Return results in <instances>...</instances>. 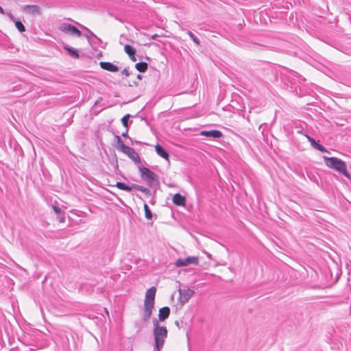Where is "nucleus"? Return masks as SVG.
I'll return each mask as SVG.
<instances>
[{
  "instance_id": "obj_8",
  "label": "nucleus",
  "mask_w": 351,
  "mask_h": 351,
  "mask_svg": "<svg viewBox=\"0 0 351 351\" xmlns=\"http://www.w3.org/2000/svg\"><path fill=\"white\" fill-rule=\"evenodd\" d=\"M194 291L190 289L180 290L179 301L181 305L187 303L193 295Z\"/></svg>"
},
{
  "instance_id": "obj_4",
  "label": "nucleus",
  "mask_w": 351,
  "mask_h": 351,
  "mask_svg": "<svg viewBox=\"0 0 351 351\" xmlns=\"http://www.w3.org/2000/svg\"><path fill=\"white\" fill-rule=\"evenodd\" d=\"M59 29L65 34H69L76 37H80L82 36V32L71 24L62 23L59 27Z\"/></svg>"
},
{
  "instance_id": "obj_17",
  "label": "nucleus",
  "mask_w": 351,
  "mask_h": 351,
  "mask_svg": "<svg viewBox=\"0 0 351 351\" xmlns=\"http://www.w3.org/2000/svg\"><path fill=\"white\" fill-rule=\"evenodd\" d=\"M51 208L56 212V213L60 215V217H58L59 221L60 223H64L65 217H64L63 213H62L61 209L60 208H58V206H56V205H52Z\"/></svg>"
},
{
  "instance_id": "obj_18",
  "label": "nucleus",
  "mask_w": 351,
  "mask_h": 351,
  "mask_svg": "<svg viewBox=\"0 0 351 351\" xmlns=\"http://www.w3.org/2000/svg\"><path fill=\"white\" fill-rule=\"evenodd\" d=\"M147 64L144 62H138L135 64V68L136 69V70L142 73L145 72L147 71Z\"/></svg>"
},
{
  "instance_id": "obj_21",
  "label": "nucleus",
  "mask_w": 351,
  "mask_h": 351,
  "mask_svg": "<svg viewBox=\"0 0 351 351\" xmlns=\"http://www.w3.org/2000/svg\"><path fill=\"white\" fill-rule=\"evenodd\" d=\"M144 210H145V216L147 219H152V213L151 210L149 209L147 204H145L143 206Z\"/></svg>"
},
{
  "instance_id": "obj_16",
  "label": "nucleus",
  "mask_w": 351,
  "mask_h": 351,
  "mask_svg": "<svg viewBox=\"0 0 351 351\" xmlns=\"http://www.w3.org/2000/svg\"><path fill=\"white\" fill-rule=\"evenodd\" d=\"M307 138H308V141L311 143V145L314 148H315L317 150L322 152H326L325 148L322 145L318 144L313 138L309 137V136H307Z\"/></svg>"
},
{
  "instance_id": "obj_19",
  "label": "nucleus",
  "mask_w": 351,
  "mask_h": 351,
  "mask_svg": "<svg viewBox=\"0 0 351 351\" xmlns=\"http://www.w3.org/2000/svg\"><path fill=\"white\" fill-rule=\"evenodd\" d=\"M64 48L69 52L71 56L77 59L79 58L78 52L76 49H72L68 46H64Z\"/></svg>"
},
{
  "instance_id": "obj_12",
  "label": "nucleus",
  "mask_w": 351,
  "mask_h": 351,
  "mask_svg": "<svg viewBox=\"0 0 351 351\" xmlns=\"http://www.w3.org/2000/svg\"><path fill=\"white\" fill-rule=\"evenodd\" d=\"M170 314V308L168 306H165L159 310L158 319L160 322H164Z\"/></svg>"
},
{
  "instance_id": "obj_9",
  "label": "nucleus",
  "mask_w": 351,
  "mask_h": 351,
  "mask_svg": "<svg viewBox=\"0 0 351 351\" xmlns=\"http://www.w3.org/2000/svg\"><path fill=\"white\" fill-rule=\"evenodd\" d=\"M99 66L101 69L110 72H117L119 71V67L109 62H100Z\"/></svg>"
},
{
  "instance_id": "obj_26",
  "label": "nucleus",
  "mask_w": 351,
  "mask_h": 351,
  "mask_svg": "<svg viewBox=\"0 0 351 351\" xmlns=\"http://www.w3.org/2000/svg\"><path fill=\"white\" fill-rule=\"evenodd\" d=\"M136 189L141 191V192H145L146 191V189L143 187V186H136Z\"/></svg>"
},
{
  "instance_id": "obj_15",
  "label": "nucleus",
  "mask_w": 351,
  "mask_h": 351,
  "mask_svg": "<svg viewBox=\"0 0 351 351\" xmlns=\"http://www.w3.org/2000/svg\"><path fill=\"white\" fill-rule=\"evenodd\" d=\"M155 150L156 153L162 158L169 160V155L159 144L155 145Z\"/></svg>"
},
{
  "instance_id": "obj_10",
  "label": "nucleus",
  "mask_w": 351,
  "mask_h": 351,
  "mask_svg": "<svg viewBox=\"0 0 351 351\" xmlns=\"http://www.w3.org/2000/svg\"><path fill=\"white\" fill-rule=\"evenodd\" d=\"M124 51L132 62H136L137 59L135 56L136 49L130 45H125L124 46Z\"/></svg>"
},
{
  "instance_id": "obj_7",
  "label": "nucleus",
  "mask_w": 351,
  "mask_h": 351,
  "mask_svg": "<svg viewBox=\"0 0 351 351\" xmlns=\"http://www.w3.org/2000/svg\"><path fill=\"white\" fill-rule=\"evenodd\" d=\"M140 172L142 178L149 184H152V183L156 180V175L146 167L140 168Z\"/></svg>"
},
{
  "instance_id": "obj_6",
  "label": "nucleus",
  "mask_w": 351,
  "mask_h": 351,
  "mask_svg": "<svg viewBox=\"0 0 351 351\" xmlns=\"http://www.w3.org/2000/svg\"><path fill=\"white\" fill-rule=\"evenodd\" d=\"M191 264L197 265L199 264V258L197 256H189L185 258H179L175 263L176 266L178 267H185Z\"/></svg>"
},
{
  "instance_id": "obj_22",
  "label": "nucleus",
  "mask_w": 351,
  "mask_h": 351,
  "mask_svg": "<svg viewBox=\"0 0 351 351\" xmlns=\"http://www.w3.org/2000/svg\"><path fill=\"white\" fill-rule=\"evenodd\" d=\"M16 27L21 32H24L25 31V27L21 21H16L15 23Z\"/></svg>"
},
{
  "instance_id": "obj_3",
  "label": "nucleus",
  "mask_w": 351,
  "mask_h": 351,
  "mask_svg": "<svg viewBox=\"0 0 351 351\" xmlns=\"http://www.w3.org/2000/svg\"><path fill=\"white\" fill-rule=\"evenodd\" d=\"M154 335L156 347L158 351L162 348L165 339L167 337V329L165 326H159L158 324L154 325Z\"/></svg>"
},
{
  "instance_id": "obj_24",
  "label": "nucleus",
  "mask_w": 351,
  "mask_h": 351,
  "mask_svg": "<svg viewBox=\"0 0 351 351\" xmlns=\"http://www.w3.org/2000/svg\"><path fill=\"white\" fill-rule=\"evenodd\" d=\"M130 119V114H126L125 115L122 119H121V122H122V124L125 126V127H128V120Z\"/></svg>"
},
{
  "instance_id": "obj_23",
  "label": "nucleus",
  "mask_w": 351,
  "mask_h": 351,
  "mask_svg": "<svg viewBox=\"0 0 351 351\" xmlns=\"http://www.w3.org/2000/svg\"><path fill=\"white\" fill-rule=\"evenodd\" d=\"M188 34L196 45H199L200 44L199 40L192 32H189Z\"/></svg>"
},
{
  "instance_id": "obj_14",
  "label": "nucleus",
  "mask_w": 351,
  "mask_h": 351,
  "mask_svg": "<svg viewBox=\"0 0 351 351\" xmlns=\"http://www.w3.org/2000/svg\"><path fill=\"white\" fill-rule=\"evenodd\" d=\"M25 12L30 14H40V9L39 6L36 5H27L24 8Z\"/></svg>"
},
{
  "instance_id": "obj_5",
  "label": "nucleus",
  "mask_w": 351,
  "mask_h": 351,
  "mask_svg": "<svg viewBox=\"0 0 351 351\" xmlns=\"http://www.w3.org/2000/svg\"><path fill=\"white\" fill-rule=\"evenodd\" d=\"M121 151L125 154L130 158H131L136 163H141V158L138 154L132 147H130L124 144L121 145Z\"/></svg>"
},
{
  "instance_id": "obj_25",
  "label": "nucleus",
  "mask_w": 351,
  "mask_h": 351,
  "mask_svg": "<svg viewBox=\"0 0 351 351\" xmlns=\"http://www.w3.org/2000/svg\"><path fill=\"white\" fill-rule=\"evenodd\" d=\"M122 74L125 75L126 77L129 76L130 75V72L128 69H124L123 71H122Z\"/></svg>"
},
{
  "instance_id": "obj_13",
  "label": "nucleus",
  "mask_w": 351,
  "mask_h": 351,
  "mask_svg": "<svg viewBox=\"0 0 351 351\" xmlns=\"http://www.w3.org/2000/svg\"><path fill=\"white\" fill-rule=\"evenodd\" d=\"M200 134L204 136L213 137L215 138L222 136V133L220 131L215 130L210 131H202Z\"/></svg>"
},
{
  "instance_id": "obj_27",
  "label": "nucleus",
  "mask_w": 351,
  "mask_h": 351,
  "mask_svg": "<svg viewBox=\"0 0 351 351\" xmlns=\"http://www.w3.org/2000/svg\"><path fill=\"white\" fill-rule=\"evenodd\" d=\"M0 13L3 14H4V10L0 6Z\"/></svg>"
},
{
  "instance_id": "obj_2",
  "label": "nucleus",
  "mask_w": 351,
  "mask_h": 351,
  "mask_svg": "<svg viewBox=\"0 0 351 351\" xmlns=\"http://www.w3.org/2000/svg\"><path fill=\"white\" fill-rule=\"evenodd\" d=\"M326 165L337 171L342 173L348 179H351V176L347 171L346 164L344 161L335 157H324Z\"/></svg>"
},
{
  "instance_id": "obj_20",
  "label": "nucleus",
  "mask_w": 351,
  "mask_h": 351,
  "mask_svg": "<svg viewBox=\"0 0 351 351\" xmlns=\"http://www.w3.org/2000/svg\"><path fill=\"white\" fill-rule=\"evenodd\" d=\"M116 186L121 190L126 191L128 192H130L132 191V188L128 186L123 182H117Z\"/></svg>"
},
{
  "instance_id": "obj_1",
  "label": "nucleus",
  "mask_w": 351,
  "mask_h": 351,
  "mask_svg": "<svg viewBox=\"0 0 351 351\" xmlns=\"http://www.w3.org/2000/svg\"><path fill=\"white\" fill-rule=\"evenodd\" d=\"M156 289L152 287L146 291L143 307L142 320L144 322L148 321L152 315L154 306Z\"/></svg>"
},
{
  "instance_id": "obj_11",
  "label": "nucleus",
  "mask_w": 351,
  "mask_h": 351,
  "mask_svg": "<svg viewBox=\"0 0 351 351\" xmlns=\"http://www.w3.org/2000/svg\"><path fill=\"white\" fill-rule=\"evenodd\" d=\"M173 202L176 206H185L186 205V198L184 196H182L180 193H176L173 197Z\"/></svg>"
}]
</instances>
